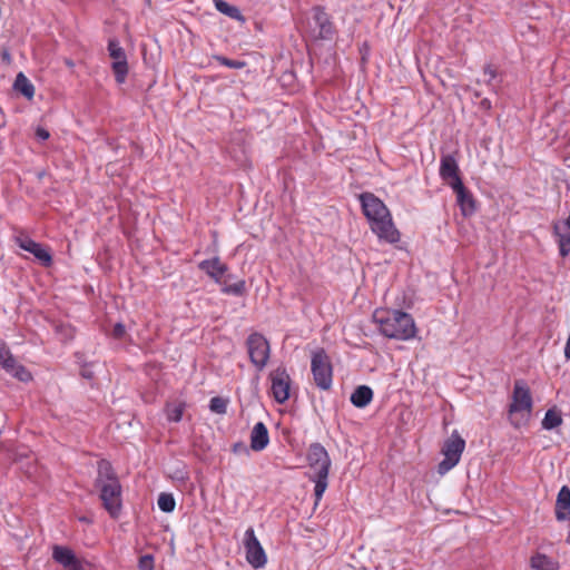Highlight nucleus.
<instances>
[{"mask_svg":"<svg viewBox=\"0 0 570 570\" xmlns=\"http://www.w3.org/2000/svg\"><path fill=\"white\" fill-rule=\"evenodd\" d=\"M361 207L371 230L380 240L390 244L400 240V233L395 228L391 213L386 205L373 193H363L358 196Z\"/></svg>","mask_w":570,"mask_h":570,"instance_id":"obj_1","label":"nucleus"},{"mask_svg":"<svg viewBox=\"0 0 570 570\" xmlns=\"http://www.w3.org/2000/svg\"><path fill=\"white\" fill-rule=\"evenodd\" d=\"M373 322L387 338L409 341L416 334L415 322L409 313L399 309H375Z\"/></svg>","mask_w":570,"mask_h":570,"instance_id":"obj_2","label":"nucleus"},{"mask_svg":"<svg viewBox=\"0 0 570 570\" xmlns=\"http://www.w3.org/2000/svg\"><path fill=\"white\" fill-rule=\"evenodd\" d=\"M307 462L311 469L309 480L315 483V504L321 501L328 485L331 459L326 449L321 443H312L307 450Z\"/></svg>","mask_w":570,"mask_h":570,"instance_id":"obj_3","label":"nucleus"},{"mask_svg":"<svg viewBox=\"0 0 570 570\" xmlns=\"http://www.w3.org/2000/svg\"><path fill=\"white\" fill-rule=\"evenodd\" d=\"M532 407L533 402L530 389L523 381H515L508 411L510 423L517 429L525 425L531 417Z\"/></svg>","mask_w":570,"mask_h":570,"instance_id":"obj_4","label":"nucleus"},{"mask_svg":"<svg viewBox=\"0 0 570 570\" xmlns=\"http://www.w3.org/2000/svg\"><path fill=\"white\" fill-rule=\"evenodd\" d=\"M198 268L209 276L216 284L222 286V293L226 295L243 296L246 293V282L239 279L233 284L223 281L224 275L228 272V266L220 261L219 257L204 259L198 264Z\"/></svg>","mask_w":570,"mask_h":570,"instance_id":"obj_5","label":"nucleus"},{"mask_svg":"<svg viewBox=\"0 0 570 570\" xmlns=\"http://www.w3.org/2000/svg\"><path fill=\"white\" fill-rule=\"evenodd\" d=\"M311 370L317 387L328 390L333 383V370L328 355L324 350H317L312 355Z\"/></svg>","mask_w":570,"mask_h":570,"instance_id":"obj_6","label":"nucleus"},{"mask_svg":"<svg viewBox=\"0 0 570 570\" xmlns=\"http://www.w3.org/2000/svg\"><path fill=\"white\" fill-rule=\"evenodd\" d=\"M464 448L465 441L456 432H453L442 448L444 459L439 463L438 472L445 474L452 470L460 462Z\"/></svg>","mask_w":570,"mask_h":570,"instance_id":"obj_7","label":"nucleus"},{"mask_svg":"<svg viewBox=\"0 0 570 570\" xmlns=\"http://www.w3.org/2000/svg\"><path fill=\"white\" fill-rule=\"evenodd\" d=\"M246 346L252 364L262 371L271 355V346L266 337L261 333H252L246 340Z\"/></svg>","mask_w":570,"mask_h":570,"instance_id":"obj_8","label":"nucleus"},{"mask_svg":"<svg viewBox=\"0 0 570 570\" xmlns=\"http://www.w3.org/2000/svg\"><path fill=\"white\" fill-rule=\"evenodd\" d=\"M97 488L100 490V499L104 508L111 518H117L121 510V485L118 479L106 481Z\"/></svg>","mask_w":570,"mask_h":570,"instance_id":"obj_9","label":"nucleus"},{"mask_svg":"<svg viewBox=\"0 0 570 570\" xmlns=\"http://www.w3.org/2000/svg\"><path fill=\"white\" fill-rule=\"evenodd\" d=\"M244 547L246 551V560L254 569H261L265 567L267 557L261 542L255 535L253 528H248L245 531Z\"/></svg>","mask_w":570,"mask_h":570,"instance_id":"obj_10","label":"nucleus"},{"mask_svg":"<svg viewBox=\"0 0 570 570\" xmlns=\"http://www.w3.org/2000/svg\"><path fill=\"white\" fill-rule=\"evenodd\" d=\"M311 33L315 39H331L334 35V26L331 17L323 7L312 9Z\"/></svg>","mask_w":570,"mask_h":570,"instance_id":"obj_11","label":"nucleus"},{"mask_svg":"<svg viewBox=\"0 0 570 570\" xmlns=\"http://www.w3.org/2000/svg\"><path fill=\"white\" fill-rule=\"evenodd\" d=\"M271 391L274 400L283 404L289 399L291 377L285 367H277L269 374Z\"/></svg>","mask_w":570,"mask_h":570,"instance_id":"obj_12","label":"nucleus"},{"mask_svg":"<svg viewBox=\"0 0 570 570\" xmlns=\"http://www.w3.org/2000/svg\"><path fill=\"white\" fill-rule=\"evenodd\" d=\"M108 52L112 59L111 68L115 73L116 81L124 83L128 75L127 56L119 41L110 39L108 42Z\"/></svg>","mask_w":570,"mask_h":570,"instance_id":"obj_13","label":"nucleus"},{"mask_svg":"<svg viewBox=\"0 0 570 570\" xmlns=\"http://www.w3.org/2000/svg\"><path fill=\"white\" fill-rule=\"evenodd\" d=\"M440 177L450 187L456 185V183H462L460 177V168L453 155H442L440 160Z\"/></svg>","mask_w":570,"mask_h":570,"instance_id":"obj_14","label":"nucleus"},{"mask_svg":"<svg viewBox=\"0 0 570 570\" xmlns=\"http://www.w3.org/2000/svg\"><path fill=\"white\" fill-rule=\"evenodd\" d=\"M17 244L23 250L31 253L45 266H49L51 264L52 257L41 244L32 240L29 237H18Z\"/></svg>","mask_w":570,"mask_h":570,"instance_id":"obj_15","label":"nucleus"},{"mask_svg":"<svg viewBox=\"0 0 570 570\" xmlns=\"http://www.w3.org/2000/svg\"><path fill=\"white\" fill-rule=\"evenodd\" d=\"M52 558L67 570H81V564L77 560L73 551L67 547L55 546Z\"/></svg>","mask_w":570,"mask_h":570,"instance_id":"obj_16","label":"nucleus"},{"mask_svg":"<svg viewBox=\"0 0 570 570\" xmlns=\"http://www.w3.org/2000/svg\"><path fill=\"white\" fill-rule=\"evenodd\" d=\"M451 188L456 195V202L461 208L462 214L464 216L472 215L475 210V203L471 191L465 188L463 183H456V185L452 186Z\"/></svg>","mask_w":570,"mask_h":570,"instance_id":"obj_17","label":"nucleus"},{"mask_svg":"<svg viewBox=\"0 0 570 570\" xmlns=\"http://www.w3.org/2000/svg\"><path fill=\"white\" fill-rule=\"evenodd\" d=\"M269 443V435L266 425L257 422L250 432V449L253 451H263Z\"/></svg>","mask_w":570,"mask_h":570,"instance_id":"obj_18","label":"nucleus"},{"mask_svg":"<svg viewBox=\"0 0 570 570\" xmlns=\"http://www.w3.org/2000/svg\"><path fill=\"white\" fill-rule=\"evenodd\" d=\"M570 517V489L562 487L556 501V518L558 521H564Z\"/></svg>","mask_w":570,"mask_h":570,"instance_id":"obj_19","label":"nucleus"},{"mask_svg":"<svg viewBox=\"0 0 570 570\" xmlns=\"http://www.w3.org/2000/svg\"><path fill=\"white\" fill-rule=\"evenodd\" d=\"M1 366L7 373L21 382H29L32 380L31 373L22 364L18 363L13 355L7 358Z\"/></svg>","mask_w":570,"mask_h":570,"instance_id":"obj_20","label":"nucleus"},{"mask_svg":"<svg viewBox=\"0 0 570 570\" xmlns=\"http://www.w3.org/2000/svg\"><path fill=\"white\" fill-rule=\"evenodd\" d=\"M1 366L7 373L21 382H29L32 380L31 373L22 364L18 363L13 355L7 358Z\"/></svg>","mask_w":570,"mask_h":570,"instance_id":"obj_21","label":"nucleus"},{"mask_svg":"<svg viewBox=\"0 0 570 570\" xmlns=\"http://www.w3.org/2000/svg\"><path fill=\"white\" fill-rule=\"evenodd\" d=\"M558 560L544 554L537 552L530 558L531 570H559Z\"/></svg>","mask_w":570,"mask_h":570,"instance_id":"obj_22","label":"nucleus"},{"mask_svg":"<svg viewBox=\"0 0 570 570\" xmlns=\"http://www.w3.org/2000/svg\"><path fill=\"white\" fill-rule=\"evenodd\" d=\"M373 400V391L367 385L357 386L351 395V403L356 407H365Z\"/></svg>","mask_w":570,"mask_h":570,"instance_id":"obj_23","label":"nucleus"},{"mask_svg":"<svg viewBox=\"0 0 570 570\" xmlns=\"http://www.w3.org/2000/svg\"><path fill=\"white\" fill-rule=\"evenodd\" d=\"M553 233L558 237L560 255L567 257L570 254V229L560 224H554Z\"/></svg>","mask_w":570,"mask_h":570,"instance_id":"obj_24","label":"nucleus"},{"mask_svg":"<svg viewBox=\"0 0 570 570\" xmlns=\"http://www.w3.org/2000/svg\"><path fill=\"white\" fill-rule=\"evenodd\" d=\"M213 2L218 12H220L236 21H240V22L245 21V17L243 16L240 10L236 6L229 4L225 0H213Z\"/></svg>","mask_w":570,"mask_h":570,"instance_id":"obj_25","label":"nucleus"},{"mask_svg":"<svg viewBox=\"0 0 570 570\" xmlns=\"http://www.w3.org/2000/svg\"><path fill=\"white\" fill-rule=\"evenodd\" d=\"M185 410L186 403L184 401L167 402L165 406V414L168 421L179 422L183 419Z\"/></svg>","mask_w":570,"mask_h":570,"instance_id":"obj_26","label":"nucleus"},{"mask_svg":"<svg viewBox=\"0 0 570 570\" xmlns=\"http://www.w3.org/2000/svg\"><path fill=\"white\" fill-rule=\"evenodd\" d=\"M14 90L19 91L27 99H31L35 96V86L31 81L24 76L23 72H19L16 77L13 83Z\"/></svg>","mask_w":570,"mask_h":570,"instance_id":"obj_27","label":"nucleus"},{"mask_svg":"<svg viewBox=\"0 0 570 570\" xmlns=\"http://www.w3.org/2000/svg\"><path fill=\"white\" fill-rule=\"evenodd\" d=\"M111 479H117L115 475L112 468L108 461H100L98 464V476L96 479V487L101 485L106 481H111Z\"/></svg>","mask_w":570,"mask_h":570,"instance_id":"obj_28","label":"nucleus"},{"mask_svg":"<svg viewBox=\"0 0 570 570\" xmlns=\"http://www.w3.org/2000/svg\"><path fill=\"white\" fill-rule=\"evenodd\" d=\"M562 424V417L560 412L556 409H549L542 420V428L544 430H553Z\"/></svg>","mask_w":570,"mask_h":570,"instance_id":"obj_29","label":"nucleus"},{"mask_svg":"<svg viewBox=\"0 0 570 570\" xmlns=\"http://www.w3.org/2000/svg\"><path fill=\"white\" fill-rule=\"evenodd\" d=\"M158 508L166 513L173 512L176 505L175 499L170 493H160L157 501Z\"/></svg>","mask_w":570,"mask_h":570,"instance_id":"obj_30","label":"nucleus"},{"mask_svg":"<svg viewBox=\"0 0 570 570\" xmlns=\"http://www.w3.org/2000/svg\"><path fill=\"white\" fill-rule=\"evenodd\" d=\"M228 401L220 396L212 397L209 401V410L217 414H225L227 412Z\"/></svg>","mask_w":570,"mask_h":570,"instance_id":"obj_31","label":"nucleus"},{"mask_svg":"<svg viewBox=\"0 0 570 570\" xmlns=\"http://www.w3.org/2000/svg\"><path fill=\"white\" fill-rule=\"evenodd\" d=\"M56 333L63 342L71 341L75 336V328L68 324H60L56 326Z\"/></svg>","mask_w":570,"mask_h":570,"instance_id":"obj_32","label":"nucleus"},{"mask_svg":"<svg viewBox=\"0 0 570 570\" xmlns=\"http://www.w3.org/2000/svg\"><path fill=\"white\" fill-rule=\"evenodd\" d=\"M216 61H218L220 65L230 68V69H242L246 66V62L240 60H233L228 59L224 56L216 55L213 57Z\"/></svg>","mask_w":570,"mask_h":570,"instance_id":"obj_33","label":"nucleus"},{"mask_svg":"<svg viewBox=\"0 0 570 570\" xmlns=\"http://www.w3.org/2000/svg\"><path fill=\"white\" fill-rule=\"evenodd\" d=\"M139 570H154V558L151 554L140 557L138 563Z\"/></svg>","mask_w":570,"mask_h":570,"instance_id":"obj_34","label":"nucleus"},{"mask_svg":"<svg viewBox=\"0 0 570 570\" xmlns=\"http://www.w3.org/2000/svg\"><path fill=\"white\" fill-rule=\"evenodd\" d=\"M126 334V327L122 323L115 324L111 335L114 338L121 340Z\"/></svg>","mask_w":570,"mask_h":570,"instance_id":"obj_35","label":"nucleus"},{"mask_svg":"<svg viewBox=\"0 0 570 570\" xmlns=\"http://www.w3.org/2000/svg\"><path fill=\"white\" fill-rule=\"evenodd\" d=\"M12 356L10 350L7 344L0 340V364H2L7 358Z\"/></svg>","mask_w":570,"mask_h":570,"instance_id":"obj_36","label":"nucleus"},{"mask_svg":"<svg viewBox=\"0 0 570 570\" xmlns=\"http://www.w3.org/2000/svg\"><path fill=\"white\" fill-rule=\"evenodd\" d=\"M232 451L235 453V454H245V455H248L249 454V450L247 448V445L243 442H237L233 445V449Z\"/></svg>","mask_w":570,"mask_h":570,"instance_id":"obj_37","label":"nucleus"},{"mask_svg":"<svg viewBox=\"0 0 570 570\" xmlns=\"http://www.w3.org/2000/svg\"><path fill=\"white\" fill-rule=\"evenodd\" d=\"M36 136L41 139V140H46L49 138V131L42 127H38L37 130H36Z\"/></svg>","mask_w":570,"mask_h":570,"instance_id":"obj_38","label":"nucleus"},{"mask_svg":"<svg viewBox=\"0 0 570 570\" xmlns=\"http://www.w3.org/2000/svg\"><path fill=\"white\" fill-rule=\"evenodd\" d=\"M483 72L489 77V80H492L497 77L495 70L490 65L484 67Z\"/></svg>","mask_w":570,"mask_h":570,"instance_id":"obj_39","label":"nucleus"},{"mask_svg":"<svg viewBox=\"0 0 570 570\" xmlns=\"http://www.w3.org/2000/svg\"><path fill=\"white\" fill-rule=\"evenodd\" d=\"M1 60L7 63V65H10L11 61H12V58H11V55L8 50H4L2 53H1Z\"/></svg>","mask_w":570,"mask_h":570,"instance_id":"obj_40","label":"nucleus"},{"mask_svg":"<svg viewBox=\"0 0 570 570\" xmlns=\"http://www.w3.org/2000/svg\"><path fill=\"white\" fill-rule=\"evenodd\" d=\"M564 357L570 360V332L564 346Z\"/></svg>","mask_w":570,"mask_h":570,"instance_id":"obj_41","label":"nucleus"},{"mask_svg":"<svg viewBox=\"0 0 570 570\" xmlns=\"http://www.w3.org/2000/svg\"><path fill=\"white\" fill-rule=\"evenodd\" d=\"M82 376L87 377V379H90L91 375L89 373H87L86 371L82 372Z\"/></svg>","mask_w":570,"mask_h":570,"instance_id":"obj_42","label":"nucleus"}]
</instances>
